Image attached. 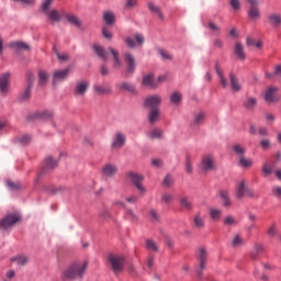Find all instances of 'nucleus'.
<instances>
[{
    "label": "nucleus",
    "instance_id": "nucleus-19",
    "mask_svg": "<svg viewBox=\"0 0 281 281\" xmlns=\"http://www.w3.org/2000/svg\"><path fill=\"white\" fill-rule=\"evenodd\" d=\"M229 82H231V89L235 93H238V91L243 90V85H240L238 77L233 71L229 72Z\"/></svg>",
    "mask_w": 281,
    "mask_h": 281
},
{
    "label": "nucleus",
    "instance_id": "nucleus-61",
    "mask_svg": "<svg viewBox=\"0 0 281 281\" xmlns=\"http://www.w3.org/2000/svg\"><path fill=\"white\" fill-rule=\"evenodd\" d=\"M272 195L281 201V187H273L272 188Z\"/></svg>",
    "mask_w": 281,
    "mask_h": 281
},
{
    "label": "nucleus",
    "instance_id": "nucleus-17",
    "mask_svg": "<svg viewBox=\"0 0 281 281\" xmlns=\"http://www.w3.org/2000/svg\"><path fill=\"white\" fill-rule=\"evenodd\" d=\"M103 177L113 178L117 175V165L115 164H106L102 167Z\"/></svg>",
    "mask_w": 281,
    "mask_h": 281
},
{
    "label": "nucleus",
    "instance_id": "nucleus-11",
    "mask_svg": "<svg viewBox=\"0 0 281 281\" xmlns=\"http://www.w3.org/2000/svg\"><path fill=\"white\" fill-rule=\"evenodd\" d=\"M71 71L70 67L65 69L55 70L53 74V85H58V82H63L69 78V72Z\"/></svg>",
    "mask_w": 281,
    "mask_h": 281
},
{
    "label": "nucleus",
    "instance_id": "nucleus-37",
    "mask_svg": "<svg viewBox=\"0 0 281 281\" xmlns=\"http://www.w3.org/2000/svg\"><path fill=\"white\" fill-rule=\"evenodd\" d=\"M148 10H150L154 14H157L160 21H164V13H161V9L157 4L149 2Z\"/></svg>",
    "mask_w": 281,
    "mask_h": 281
},
{
    "label": "nucleus",
    "instance_id": "nucleus-2",
    "mask_svg": "<svg viewBox=\"0 0 281 281\" xmlns=\"http://www.w3.org/2000/svg\"><path fill=\"white\" fill-rule=\"evenodd\" d=\"M93 49L99 58L102 60H109V55L112 54L114 63V69H120L122 67V59L120 58V52L115 50L114 48H109V50L104 49L101 45L94 44Z\"/></svg>",
    "mask_w": 281,
    "mask_h": 281
},
{
    "label": "nucleus",
    "instance_id": "nucleus-7",
    "mask_svg": "<svg viewBox=\"0 0 281 281\" xmlns=\"http://www.w3.org/2000/svg\"><path fill=\"white\" fill-rule=\"evenodd\" d=\"M89 85L88 80L78 81L72 90L74 97L77 98V100H82V98L87 95V91H89Z\"/></svg>",
    "mask_w": 281,
    "mask_h": 281
},
{
    "label": "nucleus",
    "instance_id": "nucleus-6",
    "mask_svg": "<svg viewBox=\"0 0 281 281\" xmlns=\"http://www.w3.org/2000/svg\"><path fill=\"white\" fill-rule=\"evenodd\" d=\"M201 170L202 172H212V170H216V162L214 160V155L205 154L202 156Z\"/></svg>",
    "mask_w": 281,
    "mask_h": 281
},
{
    "label": "nucleus",
    "instance_id": "nucleus-23",
    "mask_svg": "<svg viewBox=\"0 0 281 281\" xmlns=\"http://www.w3.org/2000/svg\"><path fill=\"white\" fill-rule=\"evenodd\" d=\"M10 262H14L19 267H25L29 262V258L25 255H16L10 258Z\"/></svg>",
    "mask_w": 281,
    "mask_h": 281
},
{
    "label": "nucleus",
    "instance_id": "nucleus-27",
    "mask_svg": "<svg viewBox=\"0 0 281 281\" xmlns=\"http://www.w3.org/2000/svg\"><path fill=\"white\" fill-rule=\"evenodd\" d=\"M245 238H243V235L240 234H236L233 236L232 239V247H234L235 249H238L239 247H245Z\"/></svg>",
    "mask_w": 281,
    "mask_h": 281
},
{
    "label": "nucleus",
    "instance_id": "nucleus-30",
    "mask_svg": "<svg viewBox=\"0 0 281 281\" xmlns=\"http://www.w3.org/2000/svg\"><path fill=\"white\" fill-rule=\"evenodd\" d=\"M49 81V74L46 70H38V87H45Z\"/></svg>",
    "mask_w": 281,
    "mask_h": 281
},
{
    "label": "nucleus",
    "instance_id": "nucleus-25",
    "mask_svg": "<svg viewBox=\"0 0 281 281\" xmlns=\"http://www.w3.org/2000/svg\"><path fill=\"white\" fill-rule=\"evenodd\" d=\"M234 54L238 60H245L247 58V55L245 54V47L241 43L235 44Z\"/></svg>",
    "mask_w": 281,
    "mask_h": 281
},
{
    "label": "nucleus",
    "instance_id": "nucleus-52",
    "mask_svg": "<svg viewBox=\"0 0 281 281\" xmlns=\"http://www.w3.org/2000/svg\"><path fill=\"white\" fill-rule=\"evenodd\" d=\"M67 187H50L49 192L50 194H63V192H67Z\"/></svg>",
    "mask_w": 281,
    "mask_h": 281
},
{
    "label": "nucleus",
    "instance_id": "nucleus-50",
    "mask_svg": "<svg viewBox=\"0 0 281 281\" xmlns=\"http://www.w3.org/2000/svg\"><path fill=\"white\" fill-rule=\"evenodd\" d=\"M146 248L148 249V251H159V246H157V243H155V240L153 239L146 240Z\"/></svg>",
    "mask_w": 281,
    "mask_h": 281
},
{
    "label": "nucleus",
    "instance_id": "nucleus-16",
    "mask_svg": "<svg viewBox=\"0 0 281 281\" xmlns=\"http://www.w3.org/2000/svg\"><path fill=\"white\" fill-rule=\"evenodd\" d=\"M10 87V75L4 72L0 76V93L2 95L8 94V88Z\"/></svg>",
    "mask_w": 281,
    "mask_h": 281
},
{
    "label": "nucleus",
    "instance_id": "nucleus-22",
    "mask_svg": "<svg viewBox=\"0 0 281 281\" xmlns=\"http://www.w3.org/2000/svg\"><path fill=\"white\" fill-rule=\"evenodd\" d=\"M209 216H210L211 221H213V223H218V221H221V218L223 216V210H221L218 207H211L209 210Z\"/></svg>",
    "mask_w": 281,
    "mask_h": 281
},
{
    "label": "nucleus",
    "instance_id": "nucleus-20",
    "mask_svg": "<svg viewBox=\"0 0 281 281\" xmlns=\"http://www.w3.org/2000/svg\"><path fill=\"white\" fill-rule=\"evenodd\" d=\"M215 71L220 78V85L223 89H227L229 87V82L227 81V78L225 77V72L223 69H221V66L218 64L215 65Z\"/></svg>",
    "mask_w": 281,
    "mask_h": 281
},
{
    "label": "nucleus",
    "instance_id": "nucleus-51",
    "mask_svg": "<svg viewBox=\"0 0 281 281\" xmlns=\"http://www.w3.org/2000/svg\"><path fill=\"white\" fill-rule=\"evenodd\" d=\"M18 144L21 146H25L29 142H32V137L30 135H21L16 137Z\"/></svg>",
    "mask_w": 281,
    "mask_h": 281
},
{
    "label": "nucleus",
    "instance_id": "nucleus-4",
    "mask_svg": "<svg viewBox=\"0 0 281 281\" xmlns=\"http://www.w3.org/2000/svg\"><path fill=\"white\" fill-rule=\"evenodd\" d=\"M126 178L127 181H130V183L136 188L140 196H144V194H146V188L144 187V176L133 171H128L126 173Z\"/></svg>",
    "mask_w": 281,
    "mask_h": 281
},
{
    "label": "nucleus",
    "instance_id": "nucleus-45",
    "mask_svg": "<svg viewBox=\"0 0 281 281\" xmlns=\"http://www.w3.org/2000/svg\"><path fill=\"white\" fill-rule=\"evenodd\" d=\"M239 166H241V168H251V166H254V160L241 156L239 158Z\"/></svg>",
    "mask_w": 281,
    "mask_h": 281
},
{
    "label": "nucleus",
    "instance_id": "nucleus-47",
    "mask_svg": "<svg viewBox=\"0 0 281 281\" xmlns=\"http://www.w3.org/2000/svg\"><path fill=\"white\" fill-rule=\"evenodd\" d=\"M54 1H55V0H44V1L42 2V12H43L44 14H47V13L49 12L52 5H54Z\"/></svg>",
    "mask_w": 281,
    "mask_h": 281
},
{
    "label": "nucleus",
    "instance_id": "nucleus-41",
    "mask_svg": "<svg viewBox=\"0 0 281 281\" xmlns=\"http://www.w3.org/2000/svg\"><path fill=\"white\" fill-rule=\"evenodd\" d=\"M262 251H265V246H262L261 244H256L254 247V250L251 252V259L252 260H258V255L262 254Z\"/></svg>",
    "mask_w": 281,
    "mask_h": 281
},
{
    "label": "nucleus",
    "instance_id": "nucleus-48",
    "mask_svg": "<svg viewBox=\"0 0 281 281\" xmlns=\"http://www.w3.org/2000/svg\"><path fill=\"white\" fill-rule=\"evenodd\" d=\"M11 47L13 49H30V45H27L25 42H12Z\"/></svg>",
    "mask_w": 281,
    "mask_h": 281
},
{
    "label": "nucleus",
    "instance_id": "nucleus-29",
    "mask_svg": "<svg viewBox=\"0 0 281 281\" xmlns=\"http://www.w3.org/2000/svg\"><path fill=\"white\" fill-rule=\"evenodd\" d=\"M37 120H52L54 117V112L49 110H43L35 113Z\"/></svg>",
    "mask_w": 281,
    "mask_h": 281
},
{
    "label": "nucleus",
    "instance_id": "nucleus-15",
    "mask_svg": "<svg viewBox=\"0 0 281 281\" xmlns=\"http://www.w3.org/2000/svg\"><path fill=\"white\" fill-rule=\"evenodd\" d=\"M124 144H126V135H124L122 132H117L113 137L112 148L114 150H120Z\"/></svg>",
    "mask_w": 281,
    "mask_h": 281
},
{
    "label": "nucleus",
    "instance_id": "nucleus-39",
    "mask_svg": "<svg viewBox=\"0 0 281 281\" xmlns=\"http://www.w3.org/2000/svg\"><path fill=\"white\" fill-rule=\"evenodd\" d=\"M159 117H161L159 109L151 110L148 117L149 124H155V122H159Z\"/></svg>",
    "mask_w": 281,
    "mask_h": 281
},
{
    "label": "nucleus",
    "instance_id": "nucleus-13",
    "mask_svg": "<svg viewBox=\"0 0 281 281\" xmlns=\"http://www.w3.org/2000/svg\"><path fill=\"white\" fill-rule=\"evenodd\" d=\"M134 38L135 40H133V37H126L125 38V43H126L127 47H131V49H135V47H137V45H139V47H142V45H144V43L146 41L144 38V35H142L139 33H136Z\"/></svg>",
    "mask_w": 281,
    "mask_h": 281
},
{
    "label": "nucleus",
    "instance_id": "nucleus-34",
    "mask_svg": "<svg viewBox=\"0 0 281 281\" xmlns=\"http://www.w3.org/2000/svg\"><path fill=\"white\" fill-rule=\"evenodd\" d=\"M276 170V162H266L262 167V172L265 177H269L270 175H273V171Z\"/></svg>",
    "mask_w": 281,
    "mask_h": 281
},
{
    "label": "nucleus",
    "instance_id": "nucleus-35",
    "mask_svg": "<svg viewBox=\"0 0 281 281\" xmlns=\"http://www.w3.org/2000/svg\"><path fill=\"white\" fill-rule=\"evenodd\" d=\"M220 196L222 199V203H223L224 207H231L232 206V199H229V192L221 191Z\"/></svg>",
    "mask_w": 281,
    "mask_h": 281
},
{
    "label": "nucleus",
    "instance_id": "nucleus-43",
    "mask_svg": "<svg viewBox=\"0 0 281 281\" xmlns=\"http://www.w3.org/2000/svg\"><path fill=\"white\" fill-rule=\"evenodd\" d=\"M103 21H105L106 25H113L115 23V14L111 11L105 12L103 14Z\"/></svg>",
    "mask_w": 281,
    "mask_h": 281
},
{
    "label": "nucleus",
    "instance_id": "nucleus-18",
    "mask_svg": "<svg viewBox=\"0 0 281 281\" xmlns=\"http://www.w3.org/2000/svg\"><path fill=\"white\" fill-rule=\"evenodd\" d=\"M64 19H66V21L70 25H74V27H78L79 30H82V20H80V18H78V15H76L74 13H66Z\"/></svg>",
    "mask_w": 281,
    "mask_h": 281
},
{
    "label": "nucleus",
    "instance_id": "nucleus-53",
    "mask_svg": "<svg viewBox=\"0 0 281 281\" xmlns=\"http://www.w3.org/2000/svg\"><path fill=\"white\" fill-rule=\"evenodd\" d=\"M30 95H32V88L26 87L24 92L20 94L21 102H26V100H30Z\"/></svg>",
    "mask_w": 281,
    "mask_h": 281
},
{
    "label": "nucleus",
    "instance_id": "nucleus-59",
    "mask_svg": "<svg viewBox=\"0 0 281 281\" xmlns=\"http://www.w3.org/2000/svg\"><path fill=\"white\" fill-rule=\"evenodd\" d=\"M224 225L233 226L236 225V217L228 215L224 218Z\"/></svg>",
    "mask_w": 281,
    "mask_h": 281
},
{
    "label": "nucleus",
    "instance_id": "nucleus-14",
    "mask_svg": "<svg viewBox=\"0 0 281 281\" xmlns=\"http://www.w3.org/2000/svg\"><path fill=\"white\" fill-rule=\"evenodd\" d=\"M44 14L48 16V21H50V23H60V21L65 19L66 15L65 11H58V9H52Z\"/></svg>",
    "mask_w": 281,
    "mask_h": 281
},
{
    "label": "nucleus",
    "instance_id": "nucleus-56",
    "mask_svg": "<svg viewBox=\"0 0 281 281\" xmlns=\"http://www.w3.org/2000/svg\"><path fill=\"white\" fill-rule=\"evenodd\" d=\"M170 102H171V104H181V93L173 92L170 95Z\"/></svg>",
    "mask_w": 281,
    "mask_h": 281
},
{
    "label": "nucleus",
    "instance_id": "nucleus-40",
    "mask_svg": "<svg viewBox=\"0 0 281 281\" xmlns=\"http://www.w3.org/2000/svg\"><path fill=\"white\" fill-rule=\"evenodd\" d=\"M247 187L245 186V181H241L237 188L236 196L237 199H243L247 194Z\"/></svg>",
    "mask_w": 281,
    "mask_h": 281
},
{
    "label": "nucleus",
    "instance_id": "nucleus-36",
    "mask_svg": "<svg viewBox=\"0 0 281 281\" xmlns=\"http://www.w3.org/2000/svg\"><path fill=\"white\" fill-rule=\"evenodd\" d=\"M148 137L149 139H164V131L161 128L151 130Z\"/></svg>",
    "mask_w": 281,
    "mask_h": 281
},
{
    "label": "nucleus",
    "instance_id": "nucleus-31",
    "mask_svg": "<svg viewBox=\"0 0 281 281\" xmlns=\"http://www.w3.org/2000/svg\"><path fill=\"white\" fill-rule=\"evenodd\" d=\"M244 106L245 109H247V111H254V109L258 106V99L254 97H248L244 102Z\"/></svg>",
    "mask_w": 281,
    "mask_h": 281
},
{
    "label": "nucleus",
    "instance_id": "nucleus-54",
    "mask_svg": "<svg viewBox=\"0 0 281 281\" xmlns=\"http://www.w3.org/2000/svg\"><path fill=\"white\" fill-rule=\"evenodd\" d=\"M209 30L212 34H221V26H218L213 21L209 22Z\"/></svg>",
    "mask_w": 281,
    "mask_h": 281
},
{
    "label": "nucleus",
    "instance_id": "nucleus-49",
    "mask_svg": "<svg viewBox=\"0 0 281 281\" xmlns=\"http://www.w3.org/2000/svg\"><path fill=\"white\" fill-rule=\"evenodd\" d=\"M93 90L95 91V93H101V94L111 93V88L106 86L97 85L93 87Z\"/></svg>",
    "mask_w": 281,
    "mask_h": 281
},
{
    "label": "nucleus",
    "instance_id": "nucleus-28",
    "mask_svg": "<svg viewBox=\"0 0 281 281\" xmlns=\"http://www.w3.org/2000/svg\"><path fill=\"white\" fill-rule=\"evenodd\" d=\"M193 223L198 229H203V227H205V218H203V214L201 212H198L194 215Z\"/></svg>",
    "mask_w": 281,
    "mask_h": 281
},
{
    "label": "nucleus",
    "instance_id": "nucleus-60",
    "mask_svg": "<svg viewBox=\"0 0 281 281\" xmlns=\"http://www.w3.org/2000/svg\"><path fill=\"white\" fill-rule=\"evenodd\" d=\"M186 172H188V175H192L193 172L192 160L190 159V156H188L186 159Z\"/></svg>",
    "mask_w": 281,
    "mask_h": 281
},
{
    "label": "nucleus",
    "instance_id": "nucleus-21",
    "mask_svg": "<svg viewBox=\"0 0 281 281\" xmlns=\"http://www.w3.org/2000/svg\"><path fill=\"white\" fill-rule=\"evenodd\" d=\"M276 93H278V87L268 88L265 94L266 102H278L279 99Z\"/></svg>",
    "mask_w": 281,
    "mask_h": 281
},
{
    "label": "nucleus",
    "instance_id": "nucleus-46",
    "mask_svg": "<svg viewBox=\"0 0 281 281\" xmlns=\"http://www.w3.org/2000/svg\"><path fill=\"white\" fill-rule=\"evenodd\" d=\"M233 151L238 155V157H245V153H247V149L240 144H235L233 146Z\"/></svg>",
    "mask_w": 281,
    "mask_h": 281
},
{
    "label": "nucleus",
    "instance_id": "nucleus-33",
    "mask_svg": "<svg viewBox=\"0 0 281 281\" xmlns=\"http://www.w3.org/2000/svg\"><path fill=\"white\" fill-rule=\"evenodd\" d=\"M180 205L182 210H188V212H192V210H194V206L192 205L189 196L180 198Z\"/></svg>",
    "mask_w": 281,
    "mask_h": 281
},
{
    "label": "nucleus",
    "instance_id": "nucleus-24",
    "mask_svg": "<svg viewBox=\"0 0 281 281\" xmlns=\"http://www.w3.org/2000/svg\"><path fill=\"white\" fill-rule=\"evenodd\" d=\"M143 85L144 87H150V89H157L159 87V83L155 80L153 75H146L143 78Z\"/></svg>",
    "mask_w": 281,
    "mask_h": 281
},
{
    "label": "nucleus",
    "instance_id": "nucleus-10",
    "mask_svg": "<svg viewBox=\"0 0 281 281\" xmlns=\"http://www.w3.org/2000/svg\"><path fill=\"white\" fill-rule=\"evenodd\" d=\"M198 260L200 262V267L196 271V276L198 278H201V276H203V271H205V265L207 262V250H205V248L199 249Z\"/></svg>",
    "mask_w": 281,
    "mask_h": 281
},
{
    "label": "nucleus",
    "instance_id": "nucleus-63",
    "mask_svg": "<svg viewBox=\"0 0 281 281\" xmlns=\"http://www.w3.org/2000/svg\"><path fill=\"white\" fill-rule=\"evenodd\" d=\"M126 216L132 221H137V214H135V211H133L132 209L126 210Z\"/></svg>",
    "mask_w": 281,
    "mask_h": 281
},
{
    "label": "nucleus",
    "instance_id": "nucleus-26",
    "mask_svg": "<svg viewBox=\"0 0 281 281\" xmlns=\"http://www.w3.org/2000/svg\"><path fill=\"white\" fill-rule=\"evenodd\" d=\"M56 166H58V160H54V158H52V156H49L44 161L43 170H44V172H47L49 170H54V168H56Z\"/></svg>",
    "mask_w": 281,
    "mask_h": 281
},
{
    "label": "nucleus",
    "instance_id": "nucleus-57",
    "mask_svg": "<svg viewBox=\"0 0 281 281\" xmlns=\"http://www.w3.org/2000/svg\"><path fill=\"white\" fill-rule=\"evenodd\" d=\"M149 221H151V223H159V213L157 210L151 209L149 211Z\"/></svg>",
    "mask_w": 281,
    "mask_h": 281
},
{
    "label": "nucleus",
    "instance_id": "nucleus-38",
    "mask_svg": "<svg viewBox=\"0 0 281 281\" xmlns=\"http://www.w3.org/2000/svg\"><path fill=\"white\" fill-rule=\"evenodd\" d=\"M205 122V112H198L193 117V126H201Z\"/></svg>",
    "mask_w": 281,
    "mask_h": 281
},
{
    "label": "nucleus",
    "instance_id": "nucleus-3",
    "mask_svg": "<svg viewBox=\"0 0 281 281\" xmlns=\"http://www.w3.org/2000/svg\"><path fill=\"white\" fill-rule=\"evenodd\" d=\"M110 268L113 271L114 276H120L124 271V265L126 259L122 255H110L108 257Z\"/></svg>",
    "mask_w": 281,
    "mask_h": 281
},
{
    "label": "nucleus",
    "instance_id": "nucleus-64",
    "mask_svg": "<svg viewBox=\"0 0 281 281\" xmlns=\"http://www.w3.org/2000/svg\"><path fill=\"white\" fill-rule=\"evenodd\" d=\"M14 276H16V272L14 270H8L5 272V277H4L3 281L12 280L14 278Z\"/></svg>",
    "mask_w": 281,
    "mask_h": 281
},
{
    "label": "nucleus",
    "instance_id": "nucleus-5",
    "mask_svg": "<svg viewBox=\"0 0 281 281\" xmlns=\"http://www.w3.org/2000/svg\"><path fill=\"white\" fill-rule=\"evenodd\" d=\"M19 222H21V215L14 213L8 214L0 220V229L5 232L7 229H10V227H14V225Z\"/></svg>",
    "mask_w": 281,
    "mask_h": 281
},
{
    "label": "nucleus",
    "instance_id": "nucleus-44",
    "mask_svg": "<svg viewBox=\"0 0 281 281\" xmlns=\"http://www.w3.org/2000/svg\"><path fill=\"white\" fill-rule=\"evenodd\" d=\"M120 91H128V93H135V86L133 83L123 82L119 87Z\"/></svg>",
    "mask_w": 281,
    "mask_h": 281
},
{
    "label": "nucleus",
    "instance_id": "nucleus-9",
    "mask_svg": "<svg viewBox=\"0 0 281 281\" xmlns=\"http://www.w3.org/2000/svg\"><path fill=\"white\" fill-rule=\"evenodd\" d=\"M124 60L126 64V76H133V74H135V69H137V61L135 60V56L130 52L124 53Z\"/></svg>",
    "mask_w": 281,
    "mask_h": 281
},
{
    "label": "nucleus",
    "instance_id": "nucleus-58",
    "mask_svg": "<svg viewBox=\"0 0 281 281\" xmlns=\"http://www.w3.org/2000/svg\"><path fill=\"white\" fill-rule=\"evenodd\" d=\"M55 54H56L58 60H60L61 63H67V60H69V54H67V53L60 54V53H58V50H55Z\"/></svg>",
    "mask_w": 281,
    "mask_h": 281
},
{
    "label": "nucleus",
    "instance_id": "nucleus-12",
    "mask_svg": "<svg viewBox=\"0 0 281 281\" xmlns=\"http://www.w3.org/2000/svg\"><path fill=\"white\" fill-rule=\"evenodd\" d=\"M161 95L159 94L149 95L145 99V106L151 111H155V109H159L161 105Z\"/></svg>",
    "mask_w": 281,
    "mask_h": 281
},
{
    "label": "nucleus",
    "instance_id": "nucleus-1",
    "mask_svg": "<svg viewBox=\"0 0 281 281\" xmlns=\"http://www.w3.org/2000/svg\"><path fill=\"white\" fill-rule=\"evenodd\" d=\"M89 263L87 262H77L72 263L70 267H68L65 272L63 280H82L85 277V273H87V267Z\"/></svg>",
    "mask_w": 281,
    "mask_h": 281
},
{
    "label": "nucleus",
    "instance_id": "nucleus-55",
    "mask_svg": "<svg viewBox=\"0 0 281 281\" xmlns=\"http://www.w3.org/2000/svg\"><path fill=\"white\" fill-rule=\"evenodd\" d=\"M14 3H22L23 8L29 7L32 8V5H36V0H12Z\"/></svg>",
    "mask_w": 281,
    "mask_h": 281
},
{
    "label": "nucleus",
    "instance_id": "nucleus-32",
    "mask_svg": "<svg viewBox=\"0 0 281 281\" xmlns=\"http://www.w3.org/2000/svg\"><path fill=\"white\" fill-rule=\"evenodd\" d=\"M268 21L272 27H280L281 25V15L278 13H272L268 16Z\"/></svg>",
    "mask_w": 281,
    "mask_h": 281
},
{
    "label": "nucleus",
    "instance_id": "nucleus-62",
    "mask_svg": "<svg viewBox=\"0 0 281 281\" xmlns=\"http://www.w3.org/2000/svg\"><path fill=\"white\" fill-rule=\"evenodd\" d=\"M229 4H231V8H233V10H235L236 12L240 10V0H231Z\"/></svg>",
    "mask_w": 281,
    "mask_h": 281
},
{
    "label": "nucleus",
    "instance_id": "nucleus-8",
    "mask_svg": "<svg viewBox=\"0 0 281 281\" xmlns=\"http://www.w3.org/2000/svg\"><path fill=\"white\" fill-rule=\"evenodd\" d=\"M249 3L248 16L251 21H258L260 19V0H247Z\"/></svg>",
    "mask_w": 281,
    "mask_h": 281
},
{
    "label": "nucleus",
    "instance_id": "nucleus-42",
    "mask_svg": "<svg viewBox=\"0 0 281 281\" xmlns=\"http://www.w3.org/2000/svg\"><path fill=\"white\" fill-rule=\"evenodd\" d=\"M173 202L175 195L172 193H162L161 203H165V205H172Z\"/></svg>",
    "mask_w": 281,
    "mask_h": 281
}]
</instances>
